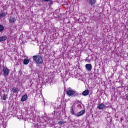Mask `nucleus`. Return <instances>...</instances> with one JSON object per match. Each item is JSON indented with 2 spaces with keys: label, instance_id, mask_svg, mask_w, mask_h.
Returning <instances> with one entry per match:
<instances>
[{
  "label": "nucleus",
  "instance_id": "0eeeda50",
  "mask_svg": "<svg viewBox=\"0 0 128 128\" xmlns=\"http://www.w3.org/2000/svg\"><path fill=\"white\" fill-rule=\"evenodd\" d=\"M8 40V36H3L0 37V42H5V40Z\"/></svg>",
  "mask_w": 128,
  "mask_h": 128
},
{
  "label": "nucleus",
  "instance_id": "423d86ee",
  "mask_svg": "<svg viewBox=\"0 0 128 128\" xmlns=\"http://www.w3.org/2000/svg\"><path fill=\"white\" fill-rule=\"evenodd\" d=\"M12 92L14 94H18V92H20V89L18 88L14 87L12 88Z\"/></svg>",
  "mask_w": 128,
  "mask_h": 128
},
{
  "label": "nucleus",
  "instance_id": "9b49d317",
  "mask_svg": "<svg viewBox=\"0 0 128 128\" xmlns=\"http://www.w3.org/2000/svg\"><path fill=\"white\" fill-rule=\"evenodd\" d=\"M16 22V18L14 17H10L9 19V22H10V24H14Z\"/></svg>",
  "mask_w": 128,
  "mask_h": 128
},
{
  "label": "nucleus",
  "instance_id": "6e6552de",
  "mask_svg": "<svg viewBox=\"0 0 128 128\" xmlns=\"http://www.w3.org/2000/svg\"><path fill=\"white\" fill-rule=\"evenodd\" d=\"M88 94H90V90H85L82 93V96H88Z\"/></svg>",
  "mask_w": 128,
  "mask_h": 128
},
{
  "label": "nucleus",
  "instance_id": "f03ea898",
  "mask_svg": "<svg viewBox=\"0 0 128 128\" xmlns=\"http://www.w3.org/2000/svg\"><path fill=\"white\" fill-rule=\"evenodd\" d=\"M66 92L68 96H72L76 94V91L74 90L72 88H69L66 90Z\"/></svg>",
  "mask_w": 128,
  "mask_h": 128
},
{
  "label": "nucleus",
  "instance_id": "39448f33",
  "mask_svg": "<svg viewBox=\"0 0 128 128\" xmlns=\"http://www.w3.org/2000/svg\"><path fill=\"white\" fill-rule=\"evenodd\" d=\"M86 70H88V72H90L92 70V66L90 64H86Z\"/></svg>",
  "mask_w": 128,
  "mask_h": 128
},
{
  "label": "nucleus",
  "instance_id": "20e7f679",
  "mask_svg": "<svg viewBox=\"0 0 128 128\" xmlns=\"http://www.w3.org/2000/svg\"><path fill=\"white\" fill-rule=\"evenodd\" d=\"M97 108H98V110H103L106 108V105L104 103H101L98 105Z\"/></svg>",
  "mask_w": 128,
  "mask_h": 128
},
{
  "label": "nucleus",
  "instance_id": "1a4fd4ad",
  "mask_svg": "<svg viewBox=\"0 0 128 128\" xmlns=\"http://www.w3.org/2000/svg\"><path fill=\"white\" fill-rule=\"evenodd\" d=\"M84 112H86V110H82L81 111H80V112L77 113L76 116H82V114H84Z\"/></svg>",
  "mask_w": 128,
  "mask_h": 128
},
{
  "label": "nucleus",
  "instance_id": "7ed1b4c3",
  "mask_svg": "<svg viewBox=\"0 0 128 128\" xmlns=\"http://www.w3.org/2000/svg\"><path fill=\"white\" fill-rule=\"evenodd\" d=\"M2 72L5 76H8V74H10V70H8L7 67L4 66L2 68Z\"/></svg>",
  "mask_w": 128,
  "mask_h": 128
},
{
  "label": "nucleus",
  "instance_id": "412c9836",
  "mask_svg": "<svg viewBox=\"0 0 128 128\" xmlns=\"http://www.w3.org/2000/svg\"><path fill=\"white\" fill-rule=\"evenodd\" d=\"M106 108H108V106H106Z\"/></svg>",
  "mask_w": 128,
  "mask_h": 128
},
{
  "label": "nucleus",
  "instance_id": "6ab92c4d",
  "mask_svg": "<svg viewBox=\"0 0 128 128\" xmlns=\"http://www.w3.org/2000/svg\"><path fill=\"white\" fill-rule=\"evenodd\" d=\"M62 124H66V122H64L62 121H59L58 122V124H59V126H62Z\"/></svg>",
  "mask_w": 128,
  "mask_h": 128
},
{
  "label": "nucleus",
  "instance_id": "2eb2a0df",
  "mask_svg": "<svg viewBox=\"0 0 128 128\" xmlns=\"http://www.w3.org/2000/svg\"><path fill=\"white\" fill-rule=\"evenodd\" d=\"M74 94L75 96H78V98H80V96H82V93L76 92Z\"/></svg>",
  "mask_w": 128,
  "mask_h": 128
},
{
  "label": "nucleus",
  "instance_id": "aec40b11",
  "mask_svg": "<svg viewBox=\"0 0 128 128\" xmlns=\"http://www.w3.org/2000/svg\"><path fill=\"white\" fill-rule=\"evenodd\" d=\"M2 8L3 10H6L8 8V6H6V5H3Z\"/></svg>",
  "mask_w": 128,
  "mask_h": 128
},
{
  "label": "nucleus",
  "instance_id": "a211bd4d",
  "mask_svg": "<svg viewBox=\"0 0 128 128\" xmlns=\"http://www.w3.org/2000/svg\"><path fill=\"white\" fill-rule=\"evenodd\" d=\"M70 112L72 114H73L74 116H76V114H74V109L72 108H71Z\"/></svg>",
  "mask_w": 128,
  "mask_h": 128
},
{
  "label": "nucleus",
  "instance_id": "f3484780",
  "mask_svg": "<svg viewBox=\"0 0 128 128\" xmlns=\"http://www.w3.org/2000/svg\"><path fill=\"white\" fill-rule=\"evenodd\" d=\"M6 98H8V94H4L2 100H6Z\"/></svg>",
  "mask_w": 128,
  "mask_h": 128
},
{
  "label": "nucleus",
  "instance_id": "f257e3e1",
  "mask_svg": "<svg viewBox=\"0 0 128 128\" xmlns=\"http://www.w3.org/2000/svg\"><path fill=\"white\" fill-rule=\"evenodd\" d=\"M33 60L37 64H42V62L44 60H42V57L40 55L34 56H32Z\"/></svg>",
  "mask_w": 128,
  "mask_h": 128
},
{
  "label": "nucleus",
  "instance_id": "dca6fc26",
  "mask_svg": "<svg viewBox=\"0 0 128 128\" xmlns=\"http://www.w3.org/2000/svg\"><path fill=\"white\" fill-rule=\"evenodd\" d=\"M4 30V26L0 24V32H2Z\"/></svg>",
  "mask_w": 128,
  "mask_h": 128
},
{
  "label": "nucleus",
  "instance_id": "ddd939ff",
  "mask_svg": "<svg viewBox=\"0 0 128 128\" xmlns=\"http://www.w3.org/2000/svg\"><path fill=\"white\" fill-rule=\"evenodd\" d=\"M6 14L4 12H2L0 13V18H4Z\"/></svg>",
  "mask_w": 128,
  "mask_h": 128
},
{
  "label": "nucleus",
  "instance_id": "9d476101",
  "mask_svg": "<svg viewBox=\"0 0 128 128\" xmlns=\"http://www.w3.org/2000/svg\"><path fill=\"white\" fill-rule=\"evenodd\" d=\"M28 100V95L24 94L22 96L21 98V102H26V100Z\"/></svg>",
  "mask_w": 128,
  "mask_h": 128
},
{
  "label": "nucleus",
  "instance_id": "4468645a",
  "mask_svg": "<svg viewBox=\"0 0 128 128\" xmlns=\"http://www.w3.org/2000/svg\"><path fill=\"white\" fill-rule=\"evenodd\" d=\"M24 64H28L30 62L28 58H25L23 62Z\"/></svg>",
  "mask_w": 128,
  "mask_h": 128
},
{
  "label": "nucleus",
  "instance_id": "f8f14e48",
  "mask_svg": "<svg viewBox=\"0 0 128 128\" xmlns=\"http://www.w3.org/2000/svg\"><path fill=\"white\" fill-rule=\"evenodd\" d=\"M88 2L91 6H94L96 4V0H88Z\"/></svg>",
  "mask_w": 128,
  "mask_h": 128
}]
</instances>
